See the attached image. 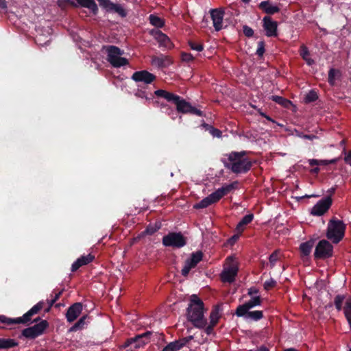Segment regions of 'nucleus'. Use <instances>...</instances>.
Returning a JSON list of instances; mask_svg holds the SVG:
<instances>
[{"label": "nucleus", "mask_w": 351, "mask_h": 351, "mask_svg": "<svg viewBox=\"0 0 351 351\" xmlns=\"http://www.w3.org/2000/svg\"><path fill=\"white\" fill-rule=\"evenodd\" d=\"M193 339V335H189L188 337H184L183 338V341H184L186 345L189 342L191 341L192 339Z\"/></svg>", "instance_id": "63"}, {"label": "nucleus", "mask_w": 351, "mask_h": 351, "mask_svg": "<svg viewBox=\"0 0 351 351\" xmlns=\"http://www.w3.org/2000/svg\"><path fill=\"white\" fill-rule=\"evenodd\" d=\"M210 14L215 31L219 32L222 29L223 20L225 14L224 9L221 8L211 9Z\"/></svg>", "instance_id": "16"}, {"label": "nucleus", "mask_w": 351, "mask_h": 351, "mask_svg": "<svg viewBox=\"0 0 351 351\" xmlns=\"http://www.w3.org/2000/svg\"><path fill=\"white\" fill-rule=\"evenodd\" d=\"M221 307L219 305L214 306L210 313V323L217 324L221 317Z\"/></svg>", "instance_id": "30"}, {"label": "nucleus", "mask_w": 351, "mask_h": 351, "mask_svg": "<svg viewBox=\"0 0 351 351\" xmlns=\"http://www.w3.org/2000/svg\"><path fill=\"white\" fill-rule=\"evenodd\" d=\"M95 259V256L88 254L78 258L71 265V271H76L80 267L86 265Z\"/></svg>", "instance_id": "21"}, {"label": "nucleus", "mask_w": 351, "mask_h": 351, "mask_svg": "<svg viewBox=\"0 0 351 351\" xmlns=\"http://www.w3.org/2000/svg\"><path fill=\"white\" fill-rule=\"evenodd\" d=\"M346 225L343 221L332 217L329 220L326 230V237L333 243H339L344 237Z\"/></svg>", "instance_id": "4"}, {"label": "nucleus", "mask_w": 351, "mask_h": 351, "mask_svg": "<svg viewBox=\"0 0 351 351\" xmlns=\"http://www.w3.org/2000/svg\"><path fill=\"white\" fill-rule=\"evenodd\" d=\"M203 253L202 251H197L193 252L191 254V257L186 260L184 262V266L181 271V274L183 276L186 277L190 272L192 268L196 267V265L202 260Z\"/></svg>", "instance_id": "12"}, {"label": "nucleus", "mask_w": 351, "mask_h": 351, "mask_svg": "<svg viewBox=\"0 0 351 351\" xmlns=\"http://www.w3.org/2000/svg\"><path fill=\"white\" fill-rule=\"evenodd\" d=\"M63 292V289L58 291V292H55L53 291V293H55L54 296L53 297V298L51 300H50V304L51 306H53L56 303V302L60 298V297L61 296L62 293Z\"/></svg>", "instance_id": "50"}, {"label": "nucleus", "mask_w": 351, "mask_h": 351, "mask_svg": "<svg viewBox=\"0 0 351 351\" xmlns=\"http://www.w3.org/2000/svg\"><path fill=\"white\" fill-rule=\"evenodd\" d=\"M245 319H250L253 321H258L263 317V313L262 311H250L247 310V313L243 316Z\"/></svg>", "instance_id": "34"}, {"label": "nucleus", "mask_w": 351, "mask_h": 351, "mask_svg": "<svg viewBox=\"0 0 351 351\" xmlns=\"http://www.w3.org/2000/svg\"><path fill=\"white\" fill-rule=\"evenodd\" d=\"M131 78L136 82L149 84L156 80V76L146 70H143L134 72Z\"/></svg>", "instance_id": "17"}, {"label": "nucleus", "mask_w": 351, "mask_h": 351, "mask_svg": "<svg viewBox=\"0 0 351 351\" xmlns=\"http://www.w3.org/2000/svg\"><path fill=\"white\" fill-rule=\"evenodd\" d=\"M226 261L228 266L223 269L220 274V278L223 282L232 283L235 281L239 271L238 263L232 256L227 257Z\"/></svg>", "instance_id": "7"}, {"label": "nucleus", "mask_w": 351, "mask_h": 351, "mask_svg": "<svg viewBox=\"0 0 351 351\" xmlns=\"http://www.w3.org/2000/svg\"><path fill=\"white\" fill-rule=\"evenodd\" d=\"M258 292H259L258 289L257 288L253 287L248 289L247 295L252 298V297H254L255 295H256L258 293Z\"/></svg>", "instance_id": "55"}, {"label": "nucleus", "mask_w": 351, "mask_h": 351, "mask_svg": "<svg viewBox=\"0 0 351 351\" xmlns=\"http://www.w3.org/2000/svg\"><path fill=\"white\" fill-rule=\"evenodd\" d=\"M173 63L171 58L169 56L161 54L159 56H152V64L157 66L158 68L168 67Z\"/></svg>", "instance_id": "20"}, {"label": "nucleus", "mask_w": 351, "mask_h": 351, "mask_svg": "<svg viewBox=\"0 0 351 351\" xmlns=\"http://www.w3.org/2000/svg\"><path fill=\"white\" fill-rule=\"evenodd\" d=\"M300 54L308 65L311 66L314 64L315 62L312 58H310V52L305 45H303L300 47Z\"/></svg>", "instance_id": "33"}, {"label": "nucleus", "mask_w": 351, "mask_h": 351, "mask_svg": "<svg viewBox=\"0 0 351 351\" xmlns=\"http://www.w3.org/2000/svg\"><path fill=\"white\" fill-rule=\"evenodd\" d=\"M249 351H270L266 346H261L256 349L250 350Z\"/></svg>", "instance_id": "60"}, {"label": "nucleus", "mask_w": 351, "mask_h": 351, "mask_svg": "<svg viewBox=\"0 0 351 351\" xmlns=\"http://www.w3.org/2000/svg\"><path fill=\"white\" fill-rule=\"evenodd\" d=\"M135 96L139 98L145 99L147 101H149L152 99L148 97V93L142 89H138L135 93Z\"/></svg>", "instance_id": "45"}, {"label": "nucleus", "mask_w": 351, "mask_h": 351, "mask_svg": "<svg viewBox=\"0 0 351 351\" xmlns=\"http://www.w3.org/2000/svg\"><path fill=\"white\" fill-rule=\"evenodd\" d=\"M254 219V215L252 213L246 215L244 216L240 221V226L243 225L244 226H247Z\"/></svg>", "instance_id": "42"}, {"label": "nucleus", "mask_w": 351, "mask_h": 351, "mask_svg": "<svg viewBox=\"0 0 351 351\" xmlns=\"http://www.w3.org/2000/svg\"><path fill=\"white\" fill-rule=\"evenodd\" d=\"M99 5L108 12L117 13L120 16L124 18L128 15L127 11L121 4H117L110 0H97Z\"/></svg>", "instance_id": "14"}, {"label": "nucleus", "mask_w": 351, "mask_h": 351, "mask_svg": "<svg viewBox=\"0 0 351 351\" xmlns=\"http://www.w3.org/2000/svg\"><path fill=\"white\" fill-rule=\"evenodd\" d=\"M265 42L263 40L258 41L256 54L258 57H262L265 53Z\"/></svg>", "instance_id": "44"}, {"label": "nucleus", "mask_w": 351, "mask_h": 351, "mask_svg": "<svg viewBox=\"0 0 351 351\" xmlns=\"http://www.w3.org/2000/svg\"><path fill=\"white\" fill-rule=\"evenodd\" d=\"M258 7L267 14H274L280 12V8L276 5H271L269 1H261Z\"/></svg>", "instance_id": "26"}, {"label": "nucleus", "mask_w": 351, "mask_h": 351, "mask_svg": "<svg viewBox=\"0 0 351 351\" xmlns=\"http://www.w3.org/2000/svg\"><path fill=\"white\" fill-rule=\"evenodd\" d=\"M332 203V198L327 196L320 199L311 210V215L313 216H322L326 213Z\"/></svg>", "instance_id": "15"}, {"label": "nucleus", "mask_w": 351, "mask_h": 351, "mask_svg": "<svg viewBox=\"0 0 351 351\" xmlns=\"http://www.w3.org/2000/svg\"><path fill=\"white\" fill-rule=\"evenodd\" d=\"M182 341L183 338L170 343L173 344V347L176 348V351H178L186 346L185 342Z\"/></svg>", "instance_id": "46"}, {"label": "nucleus", "mask_w": 351, "mask_h": 351, "mask_svg": "<svg viewBox=\"0 0 351 351\" xmlns=\"http://www.w3.org/2000/svg\"><path fill=\"white\" fill-rule=\"evenodd\" d=\"M216 326V324H212V323H209V324L207 326H206L204 328V331L208 335H211L213 332V330H214V328Z\"/></svg>", "instance_id": "51"}, {"label": "nucleus", "mask_w": 351, "mask_h": 351, "mask_svg": "<svg viewBox=\"0 0 351 351\" xmlns=\"http://www.w3.org/2000/svg\"><path fill=\"white\" fill-rule=\"evenodd\" d=\"M83 306L81 302H75L69 307L66 313V318L68 322H74L81 314Z\"/></svg>", "instance_id": "19"}, {"label": "nucleus", "mask_w": 351, "mask_h": 351, "mask_svg": "<svg viewBox=\"0 0 351 351\" xmlns=\"http://www.w3.org/2000/svg\"><path fill=\"white\" fill-rule=\"evenodd\" d=\"M345 300H346L345 295L338 294L335 297L334 305L338 311H341L342 309L343 310V303Z\"/></svg>", "instance_id": "38"}, {"label": "nucleus", "mask_w": 351, "mask_h": 351, "mask_svg": "<svg viewBox=\"0 0 351 351\" xmlns=\"http://www.w3.org/2000/svg\"><path fill=\"white\" fill-rule=\"evenodd\" d=\"M104 48L107 53V60L113 67L119 68L129 64L127 58L121 57L124 54L123 50L114 45L106 46Z\"/></svg>", "instance_id": "6"}, {"label": "nucleus", "mask_w": 351, "mask_h": 351, "mask_svg": "<svg viewBox=\"0 0 351 351\" xmlns=\"http://www.w3.org/2000/svg\"><path fill=\"white\" fill-rule=\"evenodd\" d=\"M45 302L43 301L38 302L36 304L33 306L27 313L22 317L17 318H10L5 315H0V322L7 325L19 324H22L26 326L29 325L32 317L38 314L44 307Z\"/></svg>", "instance_id": "3"}, {"label": "nucleus", "mask_w": 351, "mask_h": 351, "mask_svg": "<svg viewBox=\"0 0 351 351\" xmlns=\"http://www.w3.org/2000/svg\"><path fill=\"white\" fill-rule=\"evenodd\" d=\"M162 243L165 247L181 248L186 245L187 239L180 232H170L162 237Z\"/></svg>", "instance_id": "8"}, {"label": "nucleus", "mask_w": 351, "mask_h": 351, "mask_svg": "<svg viewBox=\"0 0 351 351\" xmlns=\"http://www.w3.org/2000/svg\"><path fill=\"white\" fill-rule=\"evenodd\" d=\"M181 58L182 61L189 62L194 60V57L191 53H182Z\"/></svg>", "instance_id": "48"}, {"label": "nucleus", "mask_w": 351, "mask_h": 351, "mask_svg": "<svg viewBox=\"0 0 351 351\" xmlns=\"http://www.w3.org/2000/svg\"><path fill=\"white\" fill-rule=\"evenodd\" d=\"M173 104L176 106V110L180 113L195 114L199 117L204 116V112L202 110L192 106L189 102L179 95L178 99H175Z\"/></svg>", "instance_id": "11"}, {"label": "nucleus", "mask_w": 351, "mask_h": 351, "mask_svg": "<svg viewBox=\"0 0 351 351\" xmlns=\"http://www.w3.org/2000/svg\"><path fill=\"white\" fill-rule=\"evenodd\" d=\"M87 318H88V315H83L82 317H80V319L75 324H74L73 326H71L70 331L75 332L84 328Z\"/></svg>", "instance_id": "36"}, {"label": "nucleus", "mask_w": 351, "mask_h": 351, "mask_svg": "<svg viewBox=\"0 0 351 351\" xmlns=\"http://www.w3.org/2000/svg\"><path fill=\"white\" fill-rule=\"evenodd\" d=\"M159 228H160V227L156 228V227L149 226L146 228L145 232H146V234L152 235L154 233H155Z\"/></svg>", "instance_id": "54"}, {"label": "nucleus", "mask_w": 351, "mask_h": 351, "mask_svg": "<svg viewBox=\"0 0 351 351\" xmlns=\"http://www.w3.org/2000/svg\"><path fill=\"white\" fill-rule=\"evenodd\" d=\"M343 313L351 328V298L346 300L343 307Z\"/></svg>", "instance_id": "37"}, {"label": "nucleus", "mask_w": 351, "mask_h": 351, "mask_svg": "<svg viewBox=\"0 0 351 351\" xmlns=\"http://www.w3.org/2000/svg\"><path fill=\"white\" fill-rule=\"evenodd\" d=\"M19 342L13 339L0 338V350H8L17 347Z\"/></svg>", "instance_id": "29"}, {"label": "nucleus", "mask_w": 351, "mask_h": 351, "mask_svg": "<svg viewBox=\"0 0 351 351\" xmlns=\"http://www.w3.org/2000/svg\"><path fill=\"white\" fill-rule=\"evenodd\" d=\"M320 171V169L319 167H315L311 170V173L313 174H318Z\"/></svg>", "instance_id": "64"}, {"label": "nucleus", "mask_w": 351, "mask_h": 351, "mask_svg": "<svg viewBox=\"0 0 351 351\" xmlns=\"http://www.w3.org/2000/svg\"><path fill=\"white\" fill-rule=\"evenodd\" d=\"M154 37L158 42L160 46L164 47L168 49H172L173 47V44L170 38L161 31H156Z\"/></svg>", "instance_id": "22"}, {"label": "nucleus", "mask_w": 351, "mask_h": 351, "mask_svg": "<svg viewBox=\"0 0 351 351\" xmlns=\"http://www.w3.org/2000/svg\"><path fill=\"white\" fill-rule=\"evenodd\" d=\"M81 7L87 8L93 15H97L99 8L95 0H75Z\"/></svg>", "instance_id": "25"}, {"label": "nucleus", "mask_w": 351, "mask_h": 351, "mask_svg": "<svg viewBox=\"0 0 351 351\" xmlns=\"http://www.w3.org/2000/svg\"><path fill=\"white\" fill-rule=\"evenodd\" d=\"M340 158H336L331 160H317V159H309L308 164L311 166L315 165H328L330 164H335Z\"/></svg>", "instance_id": "31"}, {"label": "nucleus", "mask_w": 351, "mask_h": 351, "mask_svg": "<svg viewBox=\"0 0 351 351\" xmlns=\"http://www.w3.org/2000/svg\"><path fill=\"white\" fill-rule=\"evenodd\" d=\"M238 184L237 182H233L232 183L223 186L221 188L218 189L213 193L219 201L223 196L231 192L232 190L237 188Z\"/></svg>", "instance_id": "24"}, {"label": "nucleus", "mask_w": 351, "mask_h": 351, "mask_svg": "<svg viewBox=\"0 0 351 351\" xmlns=\"http://www.w3.org/2000/svg\"><path fill=\"white\" fill-rule=\"evenodd\" d=\"M246 154V151H233L226 154L225 156H227V158H222L221 162L226 169H230L234 173L245 174L252 169L255 162L248 158H245Z\"/></svg>", "instance_id": "1"}, {"label": "nucleus", "mask_w": 351, "mask_h": 351, "mask_svg": "<svg viewBox=\"0 0 351 351\" xmlns=\"http://www.w3.org/2000/svg\"><path fill=\"white\" fill-rule=\"evenodd\" d=\"M335 69H331L328 72V83L331 85L334 84L335 82Z\"/></svg>", "instance_id": "52"}, {"label": "nucleus", "mask_w": 351, "mask_h": 351, "mask_svg": "<svg viewBox=\"0 0 351 351\" xmlns=\"http://www.w3.org/2000/svg\"><path fill=\"white\" fill-rule=\"evenodd\" d=\"M219 200L217 199L215 193L213 192L208 196L206 197L205 198L202 199L198 203H196L195 204H194L193 208L195 209L205 208H207L208 206H209L210 205L217 202Z\"/></svg>", "instance_id": "23"}, {"label": "nucleus", "mask_w": 351, "mask_h": 351, "mask_svg": "<svg viewBox=\"0 0 351 351\" xmlns=\"http://www.w3.org/2000/svg\"><path fill=\"white\" fill-rule=\"evenodd\" d=\"M7 8V3L5 0H0V10H5Z\"/></svg>", "instance_id": "62"}, {"label": "nucleus", "mask_w": 351, "mask_h": 351, "mask_svg": "<svg viewBox=\"0 0 351 351\" xmlns=\"http://www.w3.org/2000/svg\"><path fill=\"white\" fill-rule=\"evenodd\" d=\"M333 254V246L327 240L322 239L316 245L314 252L315 259H326L332 257Z\"/></svg>", "instance_id": "10"}, {"label": "nucleus", "mask_w": 351, "mask_h": 351, "mask_svg": "<svg viewBox=\"0 0 351 351\" xmlns=\"http://www.w3.org/2000/svg\"><path fill=\"white\" fill-rule=\"evenodd\" d=\"M343 153L345 154L344 160L346 163L350 164L351 163V151H350L348 153H346V149H343Z\"/></svg>", "instance_id": "56"}, {"label": "nucleus", "mask_w": 351, "mask_h": 351, "mask_svg": "<svg viewBox=\"0 0 351 351\" xmlns=\"http://www.w3.org/2000/svg\"><path fill=\"white\" fill-rule=\"evenodd\" d=\"M188 44L192 50L202 51L204 49V45L201 43H197L194 40H189Z\"/></svg>", "instance_id": "40"}, {"label": "nucleus", "mask_w": 351, "mask_h": 351, "mask_svg": "<svg viewBox=\"0 0 351 351\" xmlns=\"http://www.w3.org/2000/svg\"><path fill=\"white\" fill-rule=\"evenodd\" d=\"M244 229H245V226L243 225L240 226V221H239L236 227L237 231L238 232V233L241 234L243 232Z\"/></svg>", "instance_id": "61"}, {"label": "nucleus", "mask_w": 351, "mask_h": 351, "mask_svg": "<svg viewBox=\"0 0 351 351\" xmlns=\"http://www.w3.org/2000/svg\"><path fill=\"white\" fill-rule=\"evenodd\" d=\"M149 20L150 24L156 27L161 28L165 25L164 20L156 15L150 14L149 16Z\"/></svg>", "instance_id": "35"}, {"label": "nucleus", "mask_w": 351, "mask_h": 351, "mask_svg": "<svg viewBox=\"0 0 351 351\" xmlns=\"http://www.w3.org/2000/svg\"><path fill=\"white\" fill-rule=\"evenodd\" d=\"M152 335L153 333L151 331H147L143 334L136 335L134 337L128 339L123 344V348H130L132 350V349L143 347L150 341Z\"/></svg>", "instance_id": "9"}, {"label": "nucleus", "mask_w": 351, "mask_h": 351, "mask_svg": "<svg viewBox=\"0 0 351 351\" xmlns=\"http://www.w3.org/2000/svg\"><path fill=\"white\" fill-rule=\"evenodd\" d=\"M263 27L266 32V36L273 37L277 36L278 23L276 21H272L269 16H264L263 19Z\"/></svg>", "instance_id": "18"}, {"label": "nucleus", "mask_w": 351, "mask_h": 351, "mask_svg": "<svg viewBox=\"0 0 351 351\" xmlns=\"http://www.w3.org/2000/svg\"><path fill=\"white\" fill-rule=\"evenodd\" d=\"M243 32L245 36L252 37L254 35V30L247 25H244L243 27Z\"/></svg>", "instance_id": "49"}, {"label": "nucleus", "mask_w": 351, "mask_h": 351, "mask_svg": "<svg viewBox=\"0 0 351 351\" xmlns=\"http://www.w3.org/2000/svg\"><path fill=\"white\" fill-rule=\"evenodd\" d=\"M208 132L215 137H220L221 136V132L214 127L210 128Z\"/></svg>", "instance_id": "53"}, {"label": "nucleus", "mask_w": 351, "mask_h": 351, "mask_svg": "<svg viewBox=\"0 0 351 351\" xmlns=\"http://www.w3.org/2000/svg\"><path fill=\"white\" fill-rule=\"evenodd\" d=\"M162 351H176V350L173 347V344L169 343L162 349Z\"/></svg>", "instance_id": "58"}, {"label": "nucleus", "mask_w": 351, "mask_h": 351, "mask_svg": "<svg viewBox=\"0 0 351 351\" xmlns=\"http://www.w3.org/2000/svg\"><path fill=\"white\" fill-rule=\"evenodd\" d=\"M262 303V299L260 295H255L243 304L239 305L235 311V315L237 317H243L250 310L255 306H260Z\"/></svg>", "instance_id": "13"}, {"label": "nucleus", "mask_w": 351, "mask_h": 351, "mask_svg": "<svg viewBox=\"0 0 351 351\" xmlns=\"http://www.w3.org/2000/svg\"><path fill=\"white\" fill-rule=\"evenodd\" d=\"M278 259V252L277 250L274 251L269 257V263L272 266L275 265L276 261Z\"/></svg>", "instance_id": "47"}, {"label": "nucleus", "mask_w": 351, "mask_h": 351, "mask_svg": "<svg viewBox=\"0 0 351 351\" xmlns=\"http://www.w3.org/2000/svg\"><path fill=\"white\" fill-rule=\"evenodd\" d=\"M239 234H234L231 238L229 239V243L230 244H234L239 239Z\"/></svg>", "instance_id": "59"}, {"label": "nucleus", "mask_w": 351, "mask_h": 351, "mask_svg": "<svg viewBox=\"0 0 351 351\" xmlns=\"http://www.w3.org/2000/svg\"><path fill=\"white\" fill-rule=\"evenodd\" d=\"M32 323H36L32 326L23 329L21 335L25 338L34 339L36 337L42 335L45 330L49 327V324L45 319H42L40 317L32 319L29 324Z\"/></svg>", "instance_id": "5"}, {"label": "nucleus", "mask_w": 351, "mask_h": 351, "mask_svg": "<svg viewBox=\"0 0 351 351\" xmlns=\"http://www.w3.org/2000/svg\"><path fill=\"white\" fill-rule=\"evenodd\" d=\"M204 304L197 295H192L187 308V319L197 328L202 329L207 324V319L204 315Z\"/></svg>", "instance_id": "2"}, {"label": "nucleus", "mask_w": 351, "mask_h": 351, "mask_svg": "<svg viewBox=\"0 0 351 351\" xmlns=\"http://www.w3.org/2000/svg\"><path fill=\"white\" fill-rule=\"evenodd\" d=\"M300 136L304 139H308L310 141H313V140L317 139L318 138L316 135H314V134H302V135H300Z\"/></svg>", "instance_id": "57"}, {"label": "nucleus", "mask_w": 351, "mask_h": 351, "mask_svg": "<svg viewBox=\"0 0 351 351\" xmlns=\"http://www.w3.org/2000/svg\"><path fill=\"white\" fill-rule=\"evenodd\" d=\"M154 95L158 97L165 99L169 102L173 104L175 99H178V95L172 93L168 92L165 90L158 89L154 92Z\"/></svg>", "instance_id": "27"}, {"label": "nucleus", "mask_w": 351, "mask_h": 351, "mask_svg": "<svg viewBox=\"0 0 351 351\" xmlns=\"http://www.w3.org/2000/svg\"><path fill=\"white\" fill-rule=\"evenodd\" d=\"M58 5L62 8H65L69 5H71L73 8L77 7V4L72 0H58Z\"/></svg>", "instance_id": "41"}, {"label": "nucleus", "mask_w": 351, "mask_h": 351, "mask_svg": "<svg viewBox=\"0 0 351 351\" xmlns=\"http://www.w3.org/2000/svg\"><path fill=\"white\" fill-rule=\"evenodd\" d=\"M315 240L310 239L306 242L302 243L300 245V251L302 257L309 256L311 252L312 248L314 245Z\"/></svg>", "instance_id": "28"}, {"label": "nucleus", "mask_w": 351, "mask_h": 351, "mask_svg": "<svg viewBox=\"0 0 351 351\" xmlns=\"http://www.w3.org/2000/svg\"><path fill=\"white\" fill-rule=\"evenodd\" d=\"M318 99V95L314 90H310L304 97L306 103H311L315 101Z\"/></svg>", "instance_id": "39"}, {"label": "nucleus", "mask_w": 351, "mask_h": 351, "mask_svg": "<svg viewBox=\"0 0 351 351\" xmlns=\"http://www.w3.org/2000/svg\"><path fill=\"white\" fill-rule=\"evenodd\" d=\"M276 281L272 278H271L269 280H266L264 282L263 287L265 290L269 291L271 289L275 287L276 286Z\"/></svg>", "instance_id": "43"}, {"label": "nucleus", "mask_w": 351, "mask_h": 351, "mask_svg": "<svg viewBox=\"0 0 351 351\" xmlns=\"http://www.w3.org/2000/svg\"><path fill=\"white\" fill-rule=\"evenodd\" d=\"M269 99H271L273 101H275L276 103L282 106V107L287 108L292 104V102L290 100L278 95H271L269 97Z\"/></svg>", "instance_id": "32"}]
</instances>
